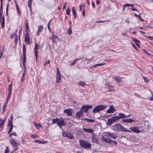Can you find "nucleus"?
I'll return each mask as SVG.
<instances>
[{"mask_svg":"<svg viewBox=\"0 0 153 153\" xmlns=\"http://www.w3.org/2000/svg\"><path fill=\"white\" fill-rule=\"evenodd\" d=\"M64 113H66L68 115L70 116H72L73 110L71 108L66 109L64 110Z\"/></svg>","mask_w":153,"mask_h":153,"instance_id":"1a4fd4ad","label":"nucleus"},{"mask_svg":"<svg viewBox=\"0 0 153 153\" xmlns=\"http://www.w3.org/2000/svg\"><path fill=\"white\" fill-rule=\"evenodd\" d=\"M109 20H108V21H96V23H103V22H108V21H109Z\"/></svg>","mask_w":153,"mask_h":153,"instance_id":"603ef678","label":"nucleus"},{"mask_svg":"<svg viewBox=\"0 0 153 153\" xmlns=\"http://www.w3.org/2000/svg\"><path fill=\"white\" fill-rule=\"evenodd\" d=\"M35 55L36 56V62L37 61L38 57V50H34Z\"/></svg>","mask_w":153,"mask_h":153,"instance_id":"cd10ccee","label":"nucleus"},{"mask_svg":"<svg viewBox=\"0 0 153 153\" xmlns=\"http://www.w3.org/2000/svg\"><path fill=\"white\" fill-rule=\"evenodd\" d=\"M134 16L136 17H138L139 18V19L140 20L141 22H143L144 21V20H143V19L141 18L140 15H137V14L136 13H134Z\"/></svg>","mask_w":153,"mask_h":153,"instance_id":"7c9ffc66","label":"nucleus"},{"mask_svg":"<svg viewBox=\"0 0 153 153\" xmlns=\"http://www.w3.org/2000/svg\"><path fill=\"white\" fill-rule=\"evenodd\" d=\"M93 106L91 105H83L81 108V110L82 111H84L85 113H87L88 112L89 109L92 108Z\"/></svg>","mask_w":153,"mask_h":153,"instance_id":"423d86ee","label":"nucleus"},{"mask_svg":"<svg viewBox=\"0 0 153 153\" xmlns=\"http://www.w3.org/2000/svg\"><path fill=\"white\" fill-rule=\"evenodd\" d=\"M62 119L61 120L59 119L58 123H57V125L61 128H62V126H65L66 125V123L65 122L63 118H61Z\"/></svg>","mask_w":153,"mask_h":153,"instance_id":"0eeeda50","label":"nucleus"},{"mask_svg":"<svg viewBox=\"0 0 153 153\" xmlns=\"http://www.w3.org/2000/svg\"><path fill=\"white\" fill-rule=\"evenodd\" d=\"M2 12H0V21L1 22L2 20L1 26L3 28L4 25L5 18L4 16L2 17Z\"/></svg>","mask_w":153,"mask_h":153,"instance_id":"6e6552de","label":"nucleus"},{"mask_svg":"<svg viewBox=\"0 0 153 153\" xmlns=\"http://www.w3.org/2000/svg\"><path fill=\"white\" fill-rule=\"evenodd\" d=\"M149 100L151 101L153 100V95H152L151 97H150L149 98Z\"/></svg>","mask_w":153,"mask_h":153,"instance_id":"774afa93","label":"nucleus"},{"mask_svg":"<svg viewBox=\"0 0 153 153\" xmlns=\"http://www.w3.org/2000/svg\"><path fill=\"white\" fill-rule=\"evenodd\" d=\"M70 13V9L69 8H68L66 10V13L67 15H69Z\"/></svg>","mask_w":153,"mask_h":153,"instance_id":"49530a36","label":"nucleus"},{"mask_svg":"<svg viewBox=\"0 0 153 153\" xmlns=\"http://www.w3.org/2000/svg\"><path fill=\"white\" fill-rule=\"evenodd\" d=\"M83 130L85 131L86 132L89 133H92L94 132V130L91 128H83Z\"/></svg>","mask_w":153,"mask_h":153,"instance_id":"f3484780","label":"nucleus"},{"mask_svg":"<svg viewBox=\"0 0 153 153\" xmlns=\"http://www.w3.org/2000/svg\"><path fill=\"white\" fill-rule=\"evenodd\" d=\"M114 110L113 105H111L110 107L107 110V112L108 113H113Z\"/></svg>","mask_w":153,"mask_h":153,"instance_id":"6ab92c4d","label":"nucleus"},{"mask_svg":"<svg viewBox=\"0 0 153 153\" xmlns=\"http://www.w3.org/2000/svg\"><path fill=\"white\" fill-rule=\"evenodd\" d=\"M106 105H99L96 106L92 111L93 113L98 112L102 110H105L107 107Z\"/></svg>","mask_w":153,"mask_h":153,"instance_id":"7ed1b4c3","label":"nucleus"},{"mask_svg":"<svg viewBox=\"0 0 153 153\" xmlns=\"http://www.w3.org/2000/svg\"><path fill=\"white\" fill-rule=\"evenodd\" d=\"M32 2V1H28V6L30 10H31V6Z\"/></svg>","mask_w":153,"mask_h":153,"instance_id":"ea45409f","label":"nucleus"},{"mask_svg":"<svg viewBox=\"0 0 153 153\" xmlns=\"http://www.w3.org/2000/svg\"><path fill=\"white\" fill-rule=\"evenodd\" d=\"M111 129L114 131L124 132H131V131L127 130L126 128L123 126L121 125L118 124L111 127Z\"/></svg>","mask_w":153,"mask_h":153,"instance_id":"f257e3e1","label":"nucleus"},{"mask_svg":"<svg viewBox=\"0 0 153 153\" xmlns=\"http://www.w3.org/2000/svg\"><path fill=\"white\" fill-rule=\"evenodd\" d=\"M80 145L82 148L86 149L91 148V145L89 142L84 141L83 140H79Z\"/></svg>","mask_w":153,"mask_h":153,"instance_id":"f03ea898","label":"nucleus"},{"mask_svg":"<svg viewBox=\"0 0 153 153\" xmlns=\"http://www.w3.org/2000/svg\"><path fill=\"white\" fill-rule=\"evenodd\" d=\"M57 73H56V82L58 83L60 82L61 79V74L58 67L56 68Z\"/></svg>","mask_w":153,"mask_h":153,"instance_id":"39448f33","label":"nucleus"},{"mask_svg":"<svg viewBox=\"0 0 153 153\" xmlns=\"http://www.w3.org/2000/svg\"><path fill=\"white\" fill-rule=\"evenodd\" d=\"M145 27L146 28H152V26L149 25H146Z\"/></svg>","mask_w":153,"mask_h":153,"instance_id":"6e6d98bb","label":"nucleus"},{"mask_svg":"<svg viewBox=\"0 0 153 153\" xmlns=\"http://www.w3.org/2000/svg\"><path fill=\"white\" fill-rule=\"evenodd\" d=\"M26 69H25L23 71V73L22 74L21 80V82H23L24 80L25 74H26Z\"/></svg>","mask_w":153,"mask_h":153,"instance_id":"b1692460","label":"nucleus"},{"mask_svg":"<svg viewBox=\"0 0 153 153\" xmlns=\"http://www.w3.org/2000/svg\"><path fill=\"white\" fill-rule=\"evenodd\" d=\"M13 135L16 136H17V134L16 132L15 131H13V133L9 135V136L11 137V136Z\"/></svg>","mask_w":153,"mask_h":153,"instance_id":"de8ad7c7","label":"nucleus"},{"mask_svg":"<svg viewBox=\"0 0 153 153\" xmlns=\"http://www.w3.org/2000/svg\"><path fill=\"white\" fill-rule=\"evenodd\" d=\"M114 80L116 81L117 83L119 84V82H120L122 78H120L119 76H115L113 78Z\"/></svg>","mask_w":153,"mask_h":153,"instance_id":"4be33fe9","label":"nucleus"},{"mask_svg":"<svg viewBox=\"0 0 153 153\" xmlns=\"http://www.w3.org/2000/svg\"><path fill=\"white\" fill-rule=\"evenodd\" d=\"M72 32V26H71L67 30V33L68 34H69L70 35H71V34Z\"/></svg>","mask_w":153,"mask_h":153,"instance_id":"c85d7f7f","label":"nucleus"},{"mask_svg":"<svg viewBox=\"0 0 153 153\" xmlns=\"http://www.w3.org/2000/svg\"><path fill=\"white\" fill-rule=\"evenodd\" d=\"M118 115L120 116H118V117H119V119L122 118H125V115L124 114L120 113L118 114Z\"/></svg>","mask_w":153,"mask_h":153,"instance_id":"f704fd0d","label":"nucleus"},{"mask_svg":"<svg viewBox=\"0 0 153 153\" xmlns=\"http://www.w3.org/2000/svg\"><path fill=\"white\" fill-rule=\"evenodd\" d=\"M78 84L81 86L83 87L86 85V83L83 81L80 80L78 82Z\"/></svg>","mask_w":153,"mask_h":153,"instance_id":"393cba45","label":"nucleus"},{"mask_svg":"<svg viewBox=\"0 0 153 153\" xmlns=\"http://www.w3.org/2000/svg\"><path fill=\"white\" fill-rule=\"evenodd\" d=\"M122 121L124 123H131L133 122H134L135 121L131 119H123L122 120Z\"/></svg>","mask_w":153,"mask_h":153,"instance_id":"4468645a","label":"nucleus"},{"mask_svg":"<svg viewBox=\"0 0 153 153\" xmlns=\"http://www.w3.org/2000/svg\"><path fill=\"white\" fill-rule=\"evenodd\" d=\"M92 141L93 142L97 143H98L97 139L96 137V136L95 135L91 137Z\"/></svg>","mask_w":153,"mask_h":153,"instance_id":"a878e982","label":"nucleus"},{"mask_svg":"<svg viewBox=\"0 0 153 153\" xmlns=\"http://www.w3.org/2000/svg\"><path fill=\"white\" fill-rule=\"evenodd\" d=\"M25 26L26 27V28H27V29L28 28H29V25L27 22L26 23Z\"/></svg>","mask_w":153,"mask_h":153,"instance_id":"338daca9","label":"nucleus"},{"mask_svg":"<svg viewBox=\"0 0 153 153\" xmlns=\"http://www.w3.org/2000/svg\"><path fill=\"white\" fill-rule=\"evenodd\" d=\"M67 137L68 138L70 139H74V137L73 135L70 133H68Z\"/></svg>","mask_w":153,"mask_h":153,"instance_id":"c756f323","label":"nucleus"},{"mask_svg":"<svg viewBox=\"0 0 153 153\" xmlns=\"http://www.w3.org/2000/svg\"><path fill=\"white\" fill-rule=\"evenodd\" d=\"M108 134L110 137L114 139H116L117 138V136H114L112 133H111L110 132H108Z\"/></svg>","mask_w":153,"mask_h":153,"instance_id":"bb28decb","label":"nucleus"},{"mask_svg":"<svg viewBox=\"0 0 153 153\" xmlns=\"http://www.w3.org/2000/svg\"><path fill=\"white\" fill-rule=\"evenodd\" d=\"M12 83L9 86L8 88V93H12Z\"/></svg>","mask_w":153,"mask_h":153,"instance_id":"72a5a7b5","label":"nucleus"},{"mask_svg":"<svg viewBox=\"0 0 153 153\" xmlns=\"http://www.w3.org/2000/svg\"><path fill=\"white\" fill-rule=\"evenodd\" d=\"M22 31V29H19V40H20V34L21 33Z\"/></svg>","mask_w":153,"mask_h":153,"instance_id":"69168bd1","label":"nucleus"},{"mask_svg":"<svg viewBox=\"0 0 153 153\" xmlns=\"http://www.w3.org/2000/svg\"><path fill=\"white\" fill-rule=\"evenodd\" d=\"M133 4H125L123 5V10H124V8L125 7H127V6H129V7H133Z\"/></svg>","mask_w":153,"mask_h":153,"instance_id":"c9c22d12","label":"nucleus"},{"mask_svg":"<svg viewBox=\"0 0 153 153\" xmlns=\"http://www.w3.org/2000/svg\"><path fill=\"white\" fill-rule=\"evenodd\" d=\"M105 64V63H104V62L102 63H101L97 64H96L95 65H94L92 66L91 67V68H94V67H96L97 66H102V65H104Z\"/></svg>","mask_w":153,"mask_h":153,"instance_id":"473e14b6","label":"nucleus"},{"mask_svg":"<svg viewBox=\"0 0 153 153\" xmlns=\"http://www.w3.org/2000/svg\"><path fill=\"white\" fill-rule=\"evenodd\" d=\"M132 39V41H133L135 43L136 45L138 47L140 48V45L139 44V43H140V42L137 39L135 38H133Z\"/></svg>","mask_w":153,"mask_h":153,"instance_id":"aec40b11","label":"nucleus"},{"mask_svg":"<svg viewBox=\"0 0 153 153\" xmlns=\"http://www.w3.org/2000/svg\"><path fill=\"white\" fill-rule=\"evenodd\" d=\"M57 38V36L54 34H52V37H50V38L51 39L52 41L53 42H56V39Z\"/></svg>","mask_w":153,"mask_h":153,"instance_id":"a211bd4d","label":"nucleus"},{"mask_svg":"<svg viewBox=\"0 0 153 153\" xmlns=\"http://www.w3.org/2000/svg\"><path fill=\"white\" fill-rule=\"evenodd\" d=\"M71 11L74 16V19H75L76 17V13L74 7L72 8Z\"/></svg>","mask_w":153,"mask_h":153,"instance_id":"412c9836","label":"nucleus"},{"mask_svg":"<svg viewBox=\"0 0 153 153\" xmlns=\"http://www.w3.org/2000/svg\"><path fill=\"white\" fill-rule=\"evenodd\" d=\"M13 127H10V128H9V131L8 132V133L9 134V133H10V132H11L12 131V130L13 129Z\"/></svg>","mask_w":153,"mask_h":153,"instance_id":"bf43d9fd","label":"nucleus"},{"mask_svg":"<svg viewBox=\"0 0 153 153\" xmlns=\"http://www.w3.org/2000/svg\"><path fill=\"white\" fill-rule=\"evenodd\" d=\"M3 3L2 0H1V7L0 8V12L3 11Z\"/></svg>","mask_w":153,"mask_h":153,"instance_id":"37998d69","label":"nucleus"},{"mask_svg":"<svg viewBox=\"0 0 153 153\" xmlns=\"http://www.w3.org/2000/svg\"><path fill=\"white\" fill-rule=\"evenodd\" d=\"M11 93H8V95L7 97V99H9L11 95Z\"/></svg>","mask_w":153,"mask_h":153,"instance_id":"0e129e2a","label":"nucleus"},{"mask_svg":"<svg viewBox=\"0 0 153 153\" xmlns=\"http://www.w3.org/2000/svg\"><path fill=\"white\" fill-rule=\"evenodd\" d=\"M6 119V118H4V119L3 120L2 118H0V126H1L2 127H3Z\"/></svg>","mask_w":153,"mask_h":153,"instance_id":"5701e85b","label":"nucleus"},{"mask_svg":"<svg viewBox=\"0 0 153 153\" xmlns=\"http://www.w3.org/2000/svg\"><path fill=\"white\" fill-rule=\"evenodd\" d=\"M6 106H7V103H4V104L3 107V110L2 111V114H4V112L6 111L5 108L6 107Z\"/></svg>","mask_w":153,"mask_h":153,"instance_id":"e433bc0d","label":"nucleus"},{"mask_svg":"<svg viewBox=\"0 0 153 153\" xmlns=\"http://www.w3.org/2000/svg\"><path fill=\"white\" fill-rule=\"evenodd\" d=\"M119 120V117L118 116L113 117L111 118H110L107 120V124L109 126L112 123Z\"/></svg>","mask_w":153,"mask_h":153,"instance_id":"20e7f679","label":"nucleus"},{"mask_svg":"<svg viewBox=\"0 0 153 153\" xmlns=\"http://www.w3.org/2000/svg\"><path fill=\"white\" fill-rule=\"evenodd\" d=\"M30 39V36L29 33H26L25 38V41L27 44H30L29 42Z\"/></svg>","mask_w":153,"mask_h":153,"instance_id":"f8f14e48","label":"nucleus"},{"mask_svg":"<svg viewBox=\"0 0 153 153\" xmlns=\"http://www.w3.org/2000/svg\"><path fill=\"white\" fill-rule=\"evenodd\" d=\"M38 47H39V45H38V43H35L34 50H38Z\"/></svg>","mask_w":153,"mask_h":153,"instance_id":"79ce46f5","label":"nucleus"},{"mask_svg":"<svg viewBox=\"0 0 153 153\" xmlns=\"http://www.w3.org/2000/svg\"><path fill=\"white\" fill-rule=\"evenodd\" d=\"M16 7L18 13L19 15H20L21 14V11L19 8L18 4H17L16 5Z\"/></svg>","mask_w":153,"mask_h":153,"instance_id":"58836bf2","label":"nucleus"},{"mask_svg":"<svg viewBox=\"0 0 153 153\" xmlns=\"http://www.w3.org/2000/svg\"><path fill=\"white\" fill-rule=\"evenodd\" d=\"M30 137L34 138H36L38 137V136L36 135L32 134L30 135Z\"/></svg>","mask_w":153,"mask_h":153,"instance_id":"09e8293b","label":"nucleus"},{"mask_svg":"<svg viewBox=\"0 0 153 153\" xmlns=\"http://www.w3.org/2000/svg\"><path fill=\"white\" fill-rule=\"evenodd\" d=\"M23 59H26V47L24 44H23Z\"/></svg>","mask_w":153,"mask_h":153,"instance_id":"ddd939ff","label":"nucleus"},{"mask_svg":"<svg viewBox=\"0 0 153 153\" xmlns=\"http://www.w3.org/2000/svg\"><path fill=\"white\" fill-rule=\"evenodd\" d=\"M59 119L57 118L55 119H53L52 120V123L54 124L57 123H58V121H59Z\"/></svg>","mask_w":153,"mask_h":153,"instance_id":"2f4dec72","label":"nucleus"},{"mask_svg":"<svg viewBox=\"0 0 153 153\" xmlns=\"http://www.w3.org/2000/svg\"><path fill=\"white\" fill-rule=\"evenodd\" d=\"M143 79L146 82H149V80L148 79L147 77H144Z\"/></svg>","mask_w":153,"mask_h":153,"instance_id":"680f3d73","label":"nucleus"},{"mask_svg":"<svg viewBox=\"0 0 153 153\" xmlns=\"http://www.w3.org/2000/svg\"><path fill=\"white\" fill-rule=\"evenodd\" d=\"M43 29V26L42 25H40L38 26V30L36 33V34L38 36L39 35L40 33L42 31Z\"/></svg>","mask_w":153,"mask_h":153,"instance_id":"dca6fc26","label":"nucleus"},{"mask_svg":"<svg viewBox=\"0 0 153 153\" xmlns=\"http://www.w3.org/2000/svg\"><path fill=\"white\" fill-rule=\"evenodd\" d=\"M108 139L102 137V141L106 143H108Z\"/></svg>","mask_w":153,"mask_h":153,"instance_id":"a19ab883","label":"nucleus"},{"mask_svg":"<svg viewBox=\"0 0 153 153\" xmlns=\"http://www.w3.org/2000/svg\"><path fill=\"white\" fill-rule=\"evenodd\" d=\"M50 63V61L48 60V61H46L44 64V65L45 66L47 64H49Z\"/></svg>","mask_w":153,"mask_h":153,"instance_id":"4d7b16f0","label":"nucleus"},{"mask_svg":"<svg viewBox=\"0 0 153 153\" xmlns=\"http://www.w3.org/2000/svg\"><path fill=\"white\" fill-rule=\"evenodd\" d=\"M51 21V20H50L49 22H48V29L49 30H51V29L50 27V22Z\"/></svg>","mask_w":153,"mask_h":153,"instance_id":"8fccbe9b","label":"nucleus"},{"mask_svg":"<svg viewBox=\"0 0 153 153\" xmlns=\"http://www.w3.org/2000/svg\"><path fill=\"white\" fill-rule=\"evenodd\" d=\"M8 147L7 146L6 147V149L4 153H8L9 152V149L8 148Z\"/></svg>","mask_w":153,"mask_h":153,"instance_id":"5fc2aeb1","label":"nucleus"},{"mask_svg":"<svg viewBox=\"0 0 153 153\" xmlns=\"http://www.w3.org/2000/svg\"><path fill=\"white\" fill-rule=\"evenodd\" d=\"M10 144L13 147H18L19 143H18L16 142L13 138H12L10 140Z\"/></svg>","mask_w":153,"mask_h":153,"instance_id":"9b49d317","label":"nucleus"},{"mask_svg":"<svg viewBox=\"0 0 153 153\" xmlns=\"http://www.w3.org/2000/svg\"><path fill=\"white\" fill-rule=\"evenodd\" d=\"M8 7H9V4L8 3L7 4V7H6V16H7L8 15Z\"/></svg>","mask_w":153,"mask_h":153,"instance_id":"c03bdc74","label":"nucleus"},{"mask_svg":"<svg viewBox=\"0 0 153 153\" xmlns=\"http://www.w3.org/2000/svg\"><path fill=\"white\" fill-rule=\"evenodd\" d=\"M83 112V111L80 109L79 111L76 112V117L78 118L80 117L82 115Z\"/></svg>","mask_w":153,"mask_h":153,"instance_id":"2eb2a0df","label":"nucleus"},{"mask_svg":"<svg viewBox=\"0 0 153 153\" xmlns=\"http://www.w3.org/2000/svg\"><path fill=\"white\" fill-rule=\"evenodd\" d=\"M88 121L90 122L91 123H93L94 121V119H88Z\"/></svg>","mask_w":153,"mask_h":153,"instance_id":"13d9d810","label":"nucleus"},{"mask_svg":"<svg viewBox=\"0 0 153 153\" xmlns=\"http://www.w3.org/2000/svg\"><path fill=\"white\" fill-rule=\"evenodd\" d=\"M12 122L11 120H8V126L10 127H13V125L12 123Z\"/></svg>","mask_w":153,"mask_h":153,"instance_id":"4c0bfd02","label":"nucleus"},{"mask_svg":"<svg viewBox=\"0 0 153 153\" xmlns=\"http://www.w3.org/2000/svg\"><path fill=\"white\" fill-rule=\"evenodd\" d=\"M26 59H23V62H22V64L23 65V66L24 68L25 69V68L26 67L25 66V63L26 62Z\"/></svg>","mask_w":153,"mask_h":153,"instance_id":"a18cd8bd","label":"nucleus"},{"mask_svg":"<svg viewBox=\"0 0 153 153\" xmlns=\"http://www.w3.org/2000/svg\"><path fill=\"white\" fill-rule=\"evenodd\" d=\"M18 36L17 35H16V36L15 37V40H14V42L15 43H16L18 41Z\"/></svg>","mask_w":153,"mask_h":153,"instance_id":"052dcab7","label":"nucleus"},{"mask_svg":"<svg viewBox=\"0 0 153 153\" xmlns=\"http://www.w3.org/2000/svg\"><path fill=\"white\" fill-rule=\"evenodd\" d=\"M138 129L139 128L138 127L134 126L129 128V129H130L131 131L137 133H138L140 132V130H139Z\"/></svg>","mask_w":153,"mask_h":153,"instance_id":"9d476101","label":"nucleus"},{"mask_svg":"<svg viewBox=\"0 0 153 153\" xmlns=\"http://www.w3.org/2000/svg\"><path fill=\"white\" fill-rule=\"evenodd\" d=\"M68 135V133H67L66 132H65L64 131L63 132L62 135L63 137H67Z\"/></svg>","mask_w":153,"mask_h":153,"instance_id":"3c124183","label":"nucleus"},{"mask_svg":"<svg viewBox=\"0 0 153 153\" xmlns=\"http://www.w3.org/2000/svg\"><path fill=\"white\" fill-rule=\"evenodd\" d=\"M78 59H76V60H75L74 62H72V63H71V66L72 65H74V64L78 60Z\"/></svg>","mask_w":153,"mask_h":153,"instance_id":"e2e57ef3","label":"nucleus"},{"mask_svg":"<svg viewBox=\"0 0 153 153\" xmlns=\"http://www.w3.org/2000/svg\"><path fill=\"white\" fill-rule=\"evenodd\" d=\"M35 126H36V127L37 128H39V126H40V127H41V128L42 127V126L39 124H38V125L36 124L35 125Z\"/></svg>","mask_w":153,"mask_h":153,"instance_id":"864d4df0","label":"nucleus"}]
</instances>
